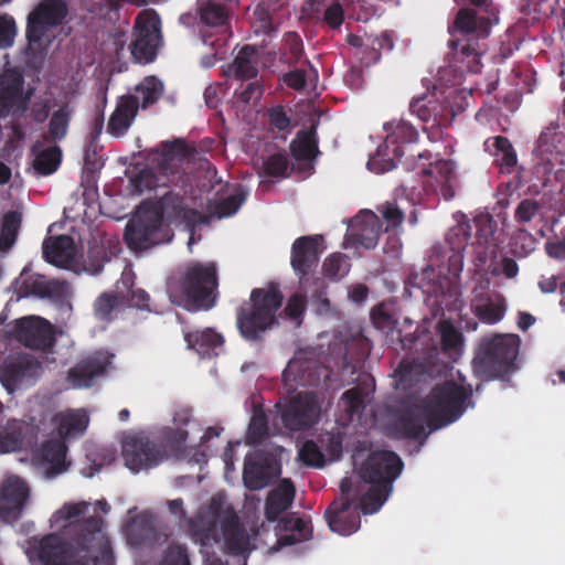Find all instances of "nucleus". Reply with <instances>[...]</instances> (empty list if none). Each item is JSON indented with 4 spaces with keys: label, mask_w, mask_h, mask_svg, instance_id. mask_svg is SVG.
Returning a JSON list of instances; mask_svg holds the SVG:
<instances>
[{
    "label": "nucleus",
    "mask_w": 565,
    "mask_h": 565,
    "mask_svg": "<svg viewBox=\"0 0 565 565\" xmlns=\"http://www.w3.org/2000/svg\"><path fill=\"white\" fill-rule=\"evenodd\" d=\"M107 510V503L102 501L63 504L50 519L53 533L39 542L30 558L36 556L43 565H108L109 541L97 518V511Z\"/></svg>",
    "instance_id": "nucleus-1"
},
{
    "label": "nucleus",
    "mask_w": 565,
    "mask_h": 565,
    "mask_svg": "<svg viewBox=\"0 0 565 565\" xmlns=\"http://www.w3.org/2000/svg\"><path fill=\"white\" fill-rule=\"evenodd\" d=\"M373 326L386 333L393 343L395 340L401 349L412 353V359L405 358L396 369L401 382L412 381L413 374L429 373L439 358V347L433 334L425 328L416 327L414 332L403 334L396 328L397 321L385 303L375 306L371 311Z\"/></svg>",
    "instance_id": "nucleus-2"
},
{
    "label": "nucleus",
    "mask_w": 565,
    "mask_h": 565,
    "mask_svg": "<svg viewBox=\"0 0 565 565\" xmlns=\"http://www.w3.org/2000/svg\"><path fill=\"white\" fill-rule=\"evenodd\" d=\"M492 23L489 17L479 15L473 9H459L448 26L447 61L451 68L460 74L481 72L486 47L480 41L489 36Z\"/></svg>",
    "instance_id": "nucleus-3"
},
{
    "label": "nucleus",
    "mask_w": 565,
    "mask_h": 565,
    "mask_svg": "<svg viewBox=\"0 0 565 565\" xmlns=\"http://www.w3.org/2000/svg\"><path fill=\"white\" fill-rule=\"evenodd\" d=\"M175 212L177 196L173 192L140 204L126 227L125 239L128 247L134 252H143L171 242Z\"/></svg>",
    "instance_id": "nucleus-4"
},
{
    "label": "nucleus",
    "mask_w": 565,
    "mask_h": 565,
    "mask_svg": "<svg viewBox=\"0 0 565 565\" xmlns=\"http://www.w3.org/2000/svg\"><path fill=\"white\" fill-rule=\"evenodd\" d=\"M404 462L391 450L372 451L360 468L362 487L360 500L364 514L377 512L393 491V483L402 473Z\"/></svg>",
    "instance_id": "nucleus-5"
},
{
    "label": "nucleus",
    "mask_w": 565,
    "mask_h": 565,
    "mask_svg": "<svg viewBox=\"0 0 565 565\" xmlns=\"http://www.w3.org/2000/svg\"><path fill=\"white\" fill-rule=\"evenodd\" d=\"M386 138L383 146H380L376 153L367 162L370 170L376 173H384L402 164L405 170H416V160H429V151L418 152L417 154L406 153L411 147L417 142L419 134L417 129L404 119L392 120L384 125Z\"/></svg>",
    "instance_id": "nucleus-6"
},
{
    "label": "nucleus",
    "mask_w": 565,
    "mask_h": 565,
    "mask_svg": "<svg viewBox=\"0 0 565 565\" xmlns=\"http://www.w3.org/2000/svg\"><path fill=\"white\" fill-rule=\"evenodd\" d=\"M218 273L214 262L192 260L179 278V306L190 312L209 311L218 299Z\"/></svg>",
    "instance_id": "nucleus-7"
},
{
    "label": "nucleus",
    "mask_w": 565,
    "mask_h": 565,
    "mask_svg": "<svg viewBox=\"0 0 565 565\" xmlns=\"http://www.w3.org/2000/svg\"><path fill=\"white\" fill-rule=\"evenodd\" d=\"M521 339L518 334L495 333L484 337L472 361L473 371L483 381L504 380L516 371Z\"/></svg>",
    "instance_id": "nucleus-8"
},
{
    "label": "nucleus",
    "mask_w": 565,
    "mask_h": 565,
    "mask_svg": "<svg viewBox=\"0 0 565 565\" xmlns=\"http://www.w3.org/2000/svg\"><path fill=\"white\" fill-rule=\"evenodd\" d=\"M284 296L277 284L266 288H255L250 294V307L239 308L236 323L241 335L248 341H260L263 333L276 323V312L281 307Z\"/></svg>",
    "instance_id": "nucleus-9"
},
{
    "label": "nucleus",
    "mask_w": 565,
    "mask_h": 565,
    "mask_svg": "<svg viewBox=\"0 0 565 565\" xmlns=\"http://www.w3.org/2000/svg\"><path fill=\"white\" fill-rule=\"evenodd\" d=\"M202 530L205 540L216 543L223 540L227 550L235 554L243 552L248 544L245 529L235 510L226 503L223 493L211 498L206 516L202 520Z\"/></svg>",
    "instance_id": "nucleus-10"
},
{
    "label": "nucleus",
    "mask_w": 565,
    "mask_h": 565,
    "mask_svg": "<svg viewBox=\"0 0 565 565\" xmlns=\"http://www.w3.org/2000/svg\"><path fill=\"white\" fill-rule=\"evenodd\" d=\"M158 446L149 441L143 431L129 430L124 433L121 438L122 456L126 467L138 472L143 469L153 468L168 458L173 450L175 433L172 427H162L159 430Z\"/></svg>",
    "instance_id": "nucleus-11"
},
{
    "label": "nucleus",
    "mask_w": 565,
    "mask_h": 565,
    "mask_svg": "<svg viewBox=\"0 0 565 565\" xmlns=\"http://www.w3.org/2000/svg\"><path fill=\"white\" fill-rule=\"evenodd\" d=\"M471 395V387H465L454 381H446L433 387L423 402L431 420V430L456 422L465 413Z\"/></svg>",
    "instance_id": "nucleus-12"
},
{
    "label": "nucleus",
    "mask_w": 565,
    "mask_h": 565,
    "mask_svg": "<svg viewBox=\"0 0 565 565\" xmlns=\"http://www.w3.org/2000/svg\"><path fill=\"white\" fill-rule=\"evenodd\" d=\"M362 484L344 477L340 482L341 500L333 501L326 510L324 516L332 532L350 535L360 527L359 515Z\"/></svg>",
    "instance_id": "nucleus-13"
},
{
    "label": "nucleus",
    "mask_w": 565,
    "mask_h": 565,
    "mask_svg": "<svg viewBox=\"0 0 565 565\" xmlns=\"http://www.w3.org/2000/svg\"><path fill=\"white\" fill-rule=\"evenodd\" d=\"M66 14L65 0H43L29 20V50L42 53L51 43V28L58 24Z\"/></svg>",
    "instance_id": "nucleus-14"
},
{
    "label": "nucleus",
    "mask_w": 565,
    "mask_h": 565,
    "mask_svg": "<svg viewBox=\"0 0 565 565\" xmlns=\"http://www.w3.org/2000/svg\"><path fill=\"white\" fill-rule=\"evenodd\" d=\"M281 425L289 431L312 427L320 417V405L313 393L300 392L284 403L275 405Z\"/></svg>",
    "instance_id": "nucleus-15"
},
{
    "label": "nucleus",
    "mask_w": 565,
    "mask_h": 565,
    "mask_svg": "<svg viewBox=\"0 0 565 565\" xmlns=\"http://www.w3.org/2000/svg\"><path fill=\"white\" fill-rule=\"evenodd\" d=\"M162 44L160 20L153 11H142L135 24V40L130 44L132 57L140 64H149L156 58Z\"/></svg>",
    "instance_id": "nucleus-16"
},
{
    "label": "nucleus",
    "mask_w": 565,
    "mask_h": 565,
    "mask_svg": "<svg viewBox=\"0 0 565 565\" xmlns=\"http://www.w3.org/2000/svg\"><path fill=\"white\" fill-rule=\"evenodd\" d=\"M280 471L277 457L274 452L257 449L247 454L244 460L243 480L252 491L267 487L271 479Z\"/></svg>",
    "instance_id": "nucleus-17"
},
{
    "label": "nucleus",
    "mask_w": 565,
    "mask_h": 565,
    "mask_svg": "<svg viewBox=\"0 0 565 565\" xmlns=\"http://www.w3.org/2000/svg\"><path fill=\"white\" fill-rule=\"evenodd\" d=\"M310 354L300 351L289 361L282 373L286 382H294L295 385L303 387L318 386L322 376H329L322 363Z\"/></svg>",
    "instance_id": "nucleus-18"
},
{
    "label": "nucleus",
    "mask_w": 565,
    "mask_h": 565,
    "mask_svg": "<svg viewBox=\"0 0 565 565\" xmlns=\"http://www.w3.org/2000/svg\"><path fill=\"white\" fill-rule=\"evenodd\" d=\"M40 374V364L30 356H22L3 365L0 372V381L9 393H13L17 390L33 385Z\"/></svg>",
    "instance_id": "nucleus-19"
},
{
    "label": "nucleus",
    "mask_w": 565,
    "mask_h": 565,
    "mask_svg": "<svg viewBox=\"0 0 565 565\" xmlns=\"http://www.w3.org/2000/svg\"><path fill=\"white\" fill-rule=\"evenodd\" d=\"M33 463L44 476L51 477L66 470V447L58 438L45 440L33 456Z\"/></svg>",
    "instance_id": "nucleus-20"
},
{
    "label": "nucleus",
    "mask_w": 565,
    "mask_h": 565,
    "mask_svg": "<svg viewBox=\"0 0 565 565\" xmlns=\"http://www.w3.org/2000/svg\"><path fill=\"white\" fill-rule=\"evenodd\" d=\"M349 232V237L354 245L372 249L379 243L382 221L374 212L365 210L352 218Z\"/></svg>",
    "instance_id": "nucleus-21"
},
{
    "label": "nucleus",
    "mask_w": 565,
    "mask_h": 565,
    "mask_svg": "<svg viewBox=\"0 0 565 565\" xmlns=\"http://www.w3.org/2000/svg\"><path fill=\"white\" fill-rule=\"evenodd\" d=\"M15 337L26 347L45 349L53 340L52 327L40 317H24L17 321Z\"/></svg>",
    "instance_id": "nucleus-22"
},
{
    "label": "nucleus",
    "mask_w": 565,
    "mask_h": 565,
    "mask_svg": "<svg viewBox=\"0 0 565 565\" xmlns=\"http://www.w3.org/2000/svg\"><path fill=\"white\" fill-rule=\"evenodd\" d=\"M425 425L431 429V420L425 404L408 407L396 420L395 429L401 437L425 440Z\"/></svg>",
    "instance_id": "nucleus-23"
},
{
    "label": "nucleus",
    "mask_w": 565,
    "mask_h": 565,
    "mask_svg": "<svg viewBox=\"0 0 565 565\" xmlns=\"http://www.w3.org/2000/svg\"><path fill=\"white\" fill-rule=\"evenodd\" d=\"M319 236L298 237L291 246V266L300 276L308 275L319 262Z\"/></svg>",
    "instance_id": "nucleus-24"
},
{
    "label": "nucleus",
    "mask_w": 565,
    "mask_h": 565,
    "mask_svg": "<svg viewBox=\"0 0 565 565\" xmlns=\"http://www.w3.org/2000/svg\"><path fill=\"white\" fill-rule=\"evenodd\" d=\"M472 226L469 222H461L447 234L446 241L451 254L448 257V273L455 277L463 269V250L471 238Z\"/></svg>",
    "instance_id": "nucleus-25"
},
{
    "label": "nucleus",
    "mask_w": 565,
    "mask_h": 565,
    "mask_svg": "<svg viewBox=\"0 0 565 565\" xmlns=\"http://www.w3.org/2000/svg\"><path fill=\"white\" fill-rule=\"evenodd\" d=\"M46 260L61 268L77 269V250L68 236L49 238L44 242Z\"/></svg>",
    "instance_id": "nucleus-26"
},
{
    "label": "nucleus",
    "mask_w": 565,
    "mask_h": 565,
    "mask_svg": "<svg viewBox=\"0 0 565 565\" xmlns=\"http://www.w3.org/2000/svg\"><path fill=\"white\" fill-rule=\"evenodd\" d=\"M419 173L431 177L436 185L439 188V192L446 201L451 200L455 196L454 181L456 180V173L454 166L448 160H437L434 163L430 162L428 166L416 162Z\"/></svg>",
    "instance_id": "nucleus-27"
},
{
    "label": "nucleus",
    "mask_w": 565,
    "mask_h": 565,
    "mask_svg": "<svg viewBox=\"0 0 565 565\" xmlns=\"http://www.w3.org/2000/svg\"><path fill=\"white\" fill-rule=\"evenodd\" d=\"M110 355L100 353L97 356L78 363L68 373L70 384L75 388L88 387L93 380L102 374L107 365L110 364Z\"/></svg>",
    "instance_id": "nucleus-28"
},
{
    "label": "nucleus",
    "mask_w": 565,
    "mask_h": 565,
    "mask_svg": "<svg viewBox=\"0 0 565 565\" xmlns=\"http://www.w3.org/2000/svg\"><path fill=\"white\" fill-rule=\"evenodd\" d=\"M296 489L289 479H284L277 488L271 490L265 502V516L269 522L278 520L294 502Z\"/></svg>",
    "instance_id": "nucleus-29"
},
{
    "label": "nucleus",
    "mask_w": 565,
    "mask_h": 565,
    "mask_svg": "<svg viewBox=\"0 0 565 565\" xmlns=\"http://www.w3.org/2000/svg\"><path fill=\"white\" fill-rule=\"evenodd\" d=\"M20 88L21 75L17 71L9 70L0 76V118L11 108H20L23 105Z\"/></svg>",
    "instance_id": "nucleus-30"
},
{
    "label": "nucleus",
    "mask_w": 565,
    "mask_h": 565,
    "mask_svg": "<svg viewBox=\"0 0 565 565\" xmlns=\"http://www.w3.org/2000/svg\"><path fill=\"white\" fill-rule=\"evenodd\" d=\"M88 423L89 417L85 409H68L57 414L54 418V425L61 440L82 435Z\"/></svg>",
    "instance_id": "nucleus-31"
},
{
    "label": "nucleus",
    "mask_w": 565,
    "mask_h": 565,
    "mask_svg": "<svg viewBox=\"0 0 565 565\" xmlns=\"http://www.w3.org/2000/svg\"><path fill=\"white\" fill-rule=\"evenodd\" d=\"M138 110L137 98L122 96L108 121V131L116 137L122 136L131 126Z\"/></svg>",
    "instance_id": "nucleus-32"
},
{
    "label": "nucleus",
    "mask_w": 565,
    "mask_h": 565,
    "mask_svg": "<svg viewBox=\"0 0 565 565\" xmlns=\"http://www.w3.org/2000/svg\"><path fill=\"white\" fill-rule=\"evenodd\" d=\"M186 348L195 351L200 356H210L211 352L224 344V338L212 328L203 330L183 331Z\"/></svg>",
    "instance_id": "nucleus-33"
},
{
    "label": "nucleus",
    "mask_w": 565,
    "mask_h": 565,
    "mask_svg": "<svg viewBox=\"0 0 565 565\" xmlns=\"http://www.w3.org/2000/svg\"><path fill=\"white\" fill-rule=\"evenodd\" d=\"M231 0H203L199 13L201 21L206 26L220 28L218 35L227 39L228 8L227 2Z\"/></svg>",
    "instance_id": "nucleus-34"
},
{
    "label": "nucleus",
    "mask_w": 565,
    "mask_h": 565,
    "mask_svg": "<svg viewBox=\"0 0 565 565\" xmlns=\"http://www.w3.org/2000/svg\"><path fill=\"white\" fill-rule=\"evenodd\" d=\"M484 148L491 156L495 157V162L501 171L509 173L516 166L515 150L507 137L495 136L488 138L484 141Z\"/></svg>",
    "instance_id": "nucleus-35"
},
{
    "label": "nucleus",
    "mask_w": 565,
    "mask_h": 565,
    "mask_svg": "<svg viewBox=\"0 0 565 565\" xmlns=\"http://www.w3.org/2000/svg\"><path fill=\"white\" fill-rule=\"evenodd\" d=\"M29 489L23 480L10 477L6 480L1 491L0 504L8 513H13L22 508L28 499Z\"/></svg>",
    "instance_id": "nucleus-36"
},
{
    "label": "nucleus",
    "mask_w": 565,
    "mask_h": 565,
    "mask_svg": "<svg viewBox=\"0 0 565 565\" xmlns=\"http://www.w3.org/2000/svg\"><path fill=\"white\" fill-rule=\"evenodd\" d=\"M32 428L20 422H10L0 431V454L17 451L30 441Z\"/></svg>",
    "instance_id": "nucleus-37"
},
{
    "label": "nucleus",
    "mask_w": 565,
    "mask_h": 565,
    "mask_svg": "<svg viewBox=\"0 0 565 565\" xmlns=\"http://www.w3.org/2000/svg\"><path fill=\"white\" fill-rule=\"evenodd\" d=\"M61 162V151L52 143H36L33 147V168L40 174L53 173Z\"/></svg>",
    "instance_id": "nucleus-38"
},
{
    "label": "nucleus",
    "mask_w": 565,
    "mask_h": 565,
    "mask_svg": "<svg viewBox=\"0 0 565 565\" xmlns=\"http://www.w3.org/2000/svg\"><path fill=\"white\" fill-rule=\"evenodd\" d=\"M279 527L291 532L290 534L281 535L278 539V542L281 545H292L297 542L308 540L311 535L309 521L296 516L294 513L282 516L279 520Z\"/></svg>",
    "instance_id": "nucleus-39"
},
{
    "label": "nucleus",
    "mask_w": 565,
    "mask_h": 565,
    "mask_svg": "<svg viewBox=\"0 0 565 565\" xmlns=\"http://www.w3.org/2000/svg\"><path fill=\"white\" fill-rule=\"evenodd\" d=\"M257 51L252 45H244L235 56L230 72L238 79H252L258 74Z\"/></svg>",
    "instance_id": "nucleus-40"
},
{
    "label": "nucleus",
    "mask_w": 565,
    "mask_h": 565,
    "mask_svg": "<svg viewBox=\"0 0 565 565\" xmlns=\"http://www.w3.org/2000/svg\"><path fill=\"white\" fill-rule=\"evenodd\" d=\"M409 110L423 122L433 121V125L440 124L438 117L441 113V105L435 98V95L425 94L422 96L413 97L409 104Z\"/></svg>",
    "instance_id": "nucleus-41"
},
{
    "label": "nucleus",
    "mask_w": 565,
    "mask_h": 565,
    "mask_svg": "<svg viewBox=\"0 0 565 565\" xmlns=\"http://www.w3.org/2000/svg\"><path fill=\"white\" fill-rule=\"evenodd\" d=\"M475 315L484 323L494 324L502 320L505 313V301L500 295L495 299L489 298L486 301L471 307Z\"/></svg>",
    "instance_id": "nucleus-42"
},
{
    "label": "nucleus",
    "mask_w": 565,
    "mask_h": 565,
    "mask_svg": "<svg viewBox=\"0 0 565 565\" xmlns=\"http://www.w3.org/2000/svg\"><path fill=\"white\" fill-rule=\"evenodd\" d=\"M268 437V419L262 406L254 407L252 418L246 433L248 446L260 445Z\"/></svg>",
    "instance_id": "nucleus-43"
},
{
    "label": "nucleus",
    "mask_w": 565,
    "mask_h": 565,
    "mask_svg": "<svg viewBox=\"0 0 565 565\" xmlns=\"http://www.w3.org/2000/svg\"><path fill=\"white\" fill-rule=\"evenodd\" d=\"M116 290L121 302L139 308L147 306L148 295L142 289L132 288L131 273H124L121 280L116 284Z\"/></svg>",
    "instance_id": "nucleus-44"
},
{
    "label": "nucleus",
    "mask_w": 565,
    "mask_h": 565,
    "mask_svg": "<svg viewBox=\"0 0 565 565\" xmlns=\"http://www.w3.org/2000/svg\"><path fill=\"white\" fill-rule=\"evenodd\" d=\"M290 152L298 161L311 160L318 152L316 131H299L298 139L290 143Z\"/></svg>",
    "instance_id": "nucleus-45"
},
{
    "label": "nucleus",
    "mask_w": 565,
    "mask_h": 565,
    "mask_svg": "<svg viewBox=\"0 0 565 565\" xmlns=\"http://www.w3.org/2000/svg\"><path fill=\"white\" fill-rule=\"evenodd\" d=\"M202 42L204 45L211 47V52L205 53L202 56L201 64L204 67H212L218 60H222L226 54V38L224 35L207 34L206 31H203Z\"/></svg>",
    "instance_id": "nucleus-46"
},
{
    "label": "nucleus",
    "mask_w": 565,
    "mask_h": 565,
    "mask_svg": "<svg viewBox=\"0 0 565 565\" xmlns=\"http://www.w3.org/2000/svg\"><path fill=\"white\" fill-rule=\"evenodd\" d=\"M350 270L348 257L341 253H335L327 257L322 264L323 275L332 280H339Z\"/></svg>",
    "instance_id": "nucleus-47"
},
{
    "label": "nucleus",
    "mask_w": 565,
    "mask_h": 565,
    "mask_svg": "<svg viewBox=\"0 0 565 565\" xmlns=\"http://www.w3.org/2000/svg\"><path fill=\"white\" fill-rule=\"evenodd\" d=\"M186 159L198 160L199 168L205 170L207 174H212L213 178L216 177L217 171L214 167H212L211 162L201 157V152L196 149L195 145L186 142L184 139L179 138V166L181 162Z\"/></svg>",
    "instance_id": "nucleus-48"
},
{
    "label": "nucleus",
    "mask_w": 565,
    "mask_h": 565,
    "mask_svg": "<svg viewBox=\"0 0 565 565\" xmlns=\"http://www.w3.org/2000/svg\"><path fill=\"white\" fill-rule=\"evenodd\" d=\"M247 193L239 189L235 194H232L218 201L212 211V214L217 218L228 217L234 215L242 204L245 202Z\"/></svg>",
    "instance_id": "nucleus-49"
},
{
    "label": "nucleus",
    "mask_w": 565,
    "mask_h": 565,
    "mask_svg": "<svg viewBox=\"0 0 565 565\" xmlns=\"http://www.w3.org/2000/svg\"><path fill=\"white\" fill-rule=\"evenodd\" d=\"M137 93L142 99V106L147 107L161 97L163 93V84L158 78L150 76L145 78L137 86Z\"/></svg>",
    "instance_id": "nucleus-50"
},
{
    "label": "nucleus",
    "mask_w": 565,
    "mask_h": 565,
    "mask_svg": "<svg viewBox=\"0 0 565 565\" xmlns=\"http://www.w3.org/2000/svg\"><path fill=\"white\" fill-rule=\"evenodd\" d=\"M282 57L289 64H296L303 54V43L296 32H287L284 36Z\"/></svg>",
    "instance_id": "nucleus-51"
},
{
    "label": "nucleus",
    "mask_w": 565,
    "mask_h": 565,
    "mask_svg": "<svg viewBox=\"0 0 565 565\" xmlns=\"http://www.w3.org/2000/svg\"><path fill=\"white\" fill-rule=\"evenodd\" d=\"M179 221H182L191 231V236L188 242L189 248L191 249L194 242V228L200 225L209 224L210 216L195 209H185L179 202Z\"/></svg>",
    "instance_id": "nucleus-52"
},
{
    "label": "nucleus",
    "mask_w": 565,
    "mask_h": 565,
    "mask_svg": "<svg viewBox=\"0 0 565 565\" xmlns=\"http://www.w3.org/2000/svg\"><path fill=\"white\" fill-rule=\"evenodd\" d=\"M269 129L281 134H289L291 130V118L282 105H276L267 110Z\"/></svg>",
    "instance_id": "nucleus-53"
},
{
    "label": "nucleus",
    "mask_w": 565,
    "mask_h": 565,
    "mask_svg": "<svg viewBox=\"0 0 565 565\" xmlns=\"http://www.w3.org/2000/svg\"><path fill=\"white\" fill-rule=\"evenodd\" d=\"M300 460L308 467L322 468L324 466V452L313 440H307L299 450Z\"/></svg>",
    "instance_id": "nucleus-54"
},
{
    "label": "nucleus",
    "mask_w": 565,
    "mask_h": 565,
    "mask_svg": "<svg viewBox=\"0 0 565 565\" xmlns=\"http://www.w3.org/2000/svg\"><path fill=\"white\" fill-rule=\"evenodd\" d=\"M440 344L445 352L457 351L462 345V334L449 321L439 323Z\"/></svg>",
    "instance_id": "nucleus-55"
},
{
    "label": "nucleus",
    "mask_w": 565,
    "mask_h": 565,
    "mask_svg": "<svg viewBox=\"0 0 565 565\" xmlns=\"http://www.w3.org/2000/svg\"><path fill=\"white\" fill-rule=\"evenodd\" d=\"M20 222L18 213L6 215L0 235V250H7L13 245Z\"/></svg>",
    "instance_id": "nucleus-56"
},
{
    "label": "nucleus",
    "mask_w": 565,
    "mask_h": 565,
    "mask_svg": "<svg viewBox=\"0 0 565 565\" xmlns=\"http://www.w3.org/2000/svg\"><path fill=\"white\" fill-rule=\"evenodd\" d=\"M289 161L286 153L278 152L269 156L263 164V172L266 177L284 178L287 175Z\"/></svg>",
    "instance_id": "nucleus-57"
},
{
    "label": "nucleus",
    "mask_w": 565,
    "mask_h": 565,
    "mask_svg": "<svg viewBox=\"0 0 565 565\" xmlns=\"http://www.w3.org/2000/svg\"><path fill=\"white\" fill-rule=\"evenodd\" d=\"M156 177L148 169H141L129 177V188L131 194L142 193L154 186Z\"/></svg>",
    "instance_id": "nucleus-58"
},
{
    "label": "nucleus",
    "mask_w": 565,
    "mask_h": 565,
    "mask_svg": "<svg viewBox=\"0 0 565 565\" xmlns=\"http://www.w3.org/2000/svg\"><path fill=\"white\" fill-rule=\"evenodd\" d=\"M366 395L367 394L364 393L360 387H353L345 391L341 397V399L344 402L345 412L351 416L359 413L364 407Z\"/></svg>",
    "instance_id": "nucleus-59"
},
{
    "label": "nucleus",
    "mask_w": 565,
    "mask_h": 565,
    "mask_svg": "<svg viewBox=\"0 0 565 565\" xmlns=\"http://www.w3.org/2000/svg\"><path fill=\"white\" fill-rule=\"evenodd\" d=\"M377 211L382 214L386 221V231L390 228H396L404 221V212L396 205L395 202H385L377 206Z\"/></svg>",
    "instance_id": "nucleus-60"
},
{
    "label": "nucleus",
    "mask_w": 565,
    "mask_h": 565,
    "mask_svg": "<svg viewBox=\"0 0 565 565\" xmlns=\"http://www.w3.org/2000/svg\"><path fill=\"white\" fill-rule=\"evenodd\" d=\"M306 310V299L300 294L292 295L284 309L285 315L300 324Z\"/></svg>",
    "instance_id": "nucleus-61"
},
{
    "label": "nucleus",
    "mask_w": 565,
    "mask_h": 565,
    "mask_svg": "<svg viewBox=\"0 0 565 565\" xmlns=\"http://www.w3.org/2000/svg\"><path fill=\"white\" fill-rule=\"evenodd\" d=\"M70 113L66 108L55 111L50 121V134L53 138H63L68 127Z\"/></svg>",
    "instance_id": "nucleus-62"
},
{
    "label": "nucleus",
    "mask_w": 565,
    "mask_h": 565,
    "mask_svg": "<svg viewBox=\"0 0 565 565\" xmlns=\"http://www.w3.org/2000/svg\"><path fill=\"white\" fill-rule=\"evenodd\" d=\"M321 448L331 460H338L342 455V438L338 435L326 433L319 437Z\"/></svg>",
    "instance_id": "nucleus-63"
},
{
    "label": "nucleus",
    "mask_w": 565,
    "mask_h": 565,
    "mask_svg": "<svg viewBox=\"0 0 565 565\" xmlns=\"http://www.w3.org/2000/svg\"><path fill=\"white\" fill-rule=\"evenodd\" d=\"M177 160V146L174 141L163 143L159 151L157 161L164 171H173Z\"/></svg>",
    "instance_id": "nucleus-64"
}]
</instances>
